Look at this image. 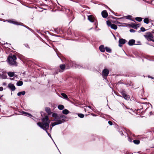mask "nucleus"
Masks as SVG:
<instances>
[{
  "label": "nucleus",
  "instance_id": "nucleus-22",
  "mask_svg": "<svg viewBox=\"0 0 154 154\" xmlns=\"http://www.w3.org/2000/svg\"><path fill=\"white\" fill-rule=\"evenodd\" d=\"M60 67L61 69L63 70L65 69V65L64 64H61L60 65Z\"/></svg>",
  "mask_w": 154,
  "mask_h": 154
},
{
  "label": "nucleus",
  "instance_id": "nucleus-2",
  "mask_svg": "<svg viewBox=\"0 0 154 154\" xmlns=\"http://www.w3.org/2000/svg\"><path fill=\"white\" fill-rule=\"evenodd\" d=\"M52 116L54 118V120L55 121L54 123H52L51 125L52 127L63 123L66 118L65 116L64 115H58V114L56 113H52Z\"/></svg>",
  "mask_w": 154,
  "mask_h": 154
},
{
  "label": "nucleus",
  "instance_id": "nucleus-32",
  "mask_svg": "<svg viewBox=\"0 0 154 154\" xmlns=\"http://www.w3.org/2000/svg\"><path fill=\"white\" fill-rule=\"evenodd\" d=\"M131 16L130 15H129V16H127L125 17L126 18L128 19H131Z\"/></svg>",
  "mask_w": 154,
  "mask_h": 154
},
{
  "label": "nucleus",
  "instance_id": "nucleus-33",
  "mask_svg": "<svg viewBox=\"0 0 154 154\" xmlns=\"http://www.w3.org/2000/svg\"><path fill=\"white\" fill-rule=\"evenodd\" d=\"M130 31L131 32H135V30L133 29H131L130 30Z\"/></svg>",
  "mask_w": 154,
  "mask_h": 154
},
{
  "label": "nucleus",
  "instance_id": "nucleus-41",
  "mask_svg": "<svg viewBox=\"0 0 154 154\" xmlns=\"http://www.w3.org/2000/svg\"><path fill=\"white\" fill-rule=\"evenodd\" d=\"M151 78L152 79H153V78L152 77H151Z\"/></svg>",
  "mask_w": 154,
  "mask_h": 154
},
{
  "label": "nucleus",
  "instance_id": "nucleus-31",
  "mask_svg": "<svg viewBox=\"0 0 154 154\" xmlns=\"http://www.w3.org/2000/svg\"><path fill=\"white\" fill-rule=\"evenodd\" d=\"M142 32H144L146 31L145 29L143 27H142L140 28Z\"/></svg>",
  "mask_w": 154,
  "mask_h": 154
},
{
  "label": "nucleus",
  "instance_id": "nucleus-8",
  "mask_svg": "<svg viewBox=\"0 0 154 154\" xmlns=\"http://www.w3.org/2000/svg\"><path fill=\"white\" fill-rule=\"evenodd\" d=\"M88 19L91 22H94V21L95 18L92 15L88 16Z\"/></svg>",
  "mask_w": 154,
  "mask_h": 154
},
{
  "label": "nucleus",
  "instance_id": "nucleus-13",
  "mask_svg": "<svg viewBox=\"0 0 154 154\" xmlns=\"http://www.w3.org/2000/svg\"><path fill=\"white\" fill-rule=\"evenodd\" d=\"M122 95H123V97L126 100H128L129 98L130 97H129L128 95H127V94L125 93H122Z\"/></svg>",
  "mask_w": 154,
  "mask_h": 154
},
{
  "label": "nucleus",
  "instance_id": "nucleus-4",
  "mask_svg": "<svg viewBox=\"0 0 154 154\" xmlns=\"http://www.w3.org/2000/svg\"><path fill=\"white\" fill-rule=\"evenodd\" d=\"M144 36L148 40H151L154 42V40L152 39L153 38L152 35L150 32L146 33L145 35H144Z\"/></svg>",
  "mask_w": 154,
  "mask_h": 154
},
{
  "label": "nucleus",
  "instance_id": "nucleus-24",
  "mask_svg": "<svg viewBox=\"0 0 154 154\" xmlns=\"http://www.w3.org/2000/svg\"><path fill=\"white\" fill-rule=\"evenodd\" d=\"M23 84V82L21 81H19L17 83V85L18 86H20L22 85Z\"/></svg>",
  "mask_w": 154,
  "mask_h": 154
},
{
  "label": "nucleus",
  "instance_id": "nucleus-20",
  "mask_svg": "<svg viewBox=\"0 0 154 154\" xmlns=\"http://www.w3.org/2000/svg\"><path fill=\"white\" fill-rule=\"evenodd\" d=\"M144 22L146 24H148L149 23V19L148 18H145L143 20Z\"/></svg>",
  "mask_w": 154,
  "mask_h": 154
},
{
  "label": "nucleus",
  "instance_id": "nucleus-11",
  "mask_svg": "<svg viewBox=\"0 0 154 154\" xmlns=\"http://www.w3.org/2000/svg\"><path fill=\"white\" fill-rule=\"evenodd\" d=\"M135 40L134 39L130 40L129 41L128 44L129 45L131 46L134 44Z\"/></svg>",
  "mask_w": 154,
  "mask_h": 154
},
{
  "label": "nucleus",
  "instance_id": "nucleus-1",
  "mask_svg": "<svg viewBox=\"0 0 154 154\" xmlns=\"http://www.w3.org/2000/svg\"><path fill=\"white\" fill-rule=\"evenodd\" d=\"M42 122H39L37 123V125L41 127L42 128L45 130L48 133V135L51 137V134L47 131L49 127V125L50 121L48 119V116H45L44 118L42 119Z\"/></svg>",
  "mask_w": 154,
  "mask_h": 154
},
{
  "label": "nucleus",
  "instance_id": "nucleus-9",
  "mask_svg": "<svg viewBox=\"0 0 154 154\" xmlns=\"http://www.w3.org/2000/svg\"><path fill=\"white\" fill-rule=\"evenodd\" d=\"M102 15L104 18H106L108 16V14L106 11L104 10L102 11L101 13Z\"/></svg>",
  "mask_w": 154,
  "mask_h": 154
},
{
  "label": "nucleus",
  "instance_id": "nucleus-15",
  "mask_svg": "<svg viewBox=\"0 0 154 154\" xmlns=\"http://www.w3.org/2000/svg\"><path fill=\"white\" fill-rule=\"evenodd\" d=\"M8 75L11 77H13L14 75V73L13 72H9L8 73Z\"/></svg>",
  "mask_w": 154,
  "mask_h": 154
},
{
  "label": "nucleus",
  "instance_id": "nucleus-30",
  "mask_svg": "<svg viewBox=\"0 0 154 154\" xmlns=\"http://www.w3.org/2000/svg\"><path fill=\"white\" fill-rule=\"evenodd\" d=\"M78 116L81 118H83L84 117V115L82 114H78Z\"/></svg>",
  "mask_w": 154,
  "mask_h": 154
},
{
  "label": "nucleus",
  "instance_id": "nucleus-42",
  "mask_svg": "<svg viewBox=\"0 0 154 154\" xmlns=\"http://www.w3.org/2000/svg\"><path fill=\"white\" fill-rule=\"evenodd\" d=\"M4 78V79H5V77H4V78Z\"/></svg>",
  "mask_w": 154,
  "mask_h": 154
},
{
  "label": "nucleus",
  "instance_id": "nucleus-14",
  "mask_svg": "<svg viewBox=\"0 0 154 154\" xmlns=\"http://www.w3.org/2000/svg\"><path fill=\"white\" fill-rule=\"evenodd\" d=\"M99 49L100 51L102 52H104L105 51V48L103 45H101L99 47Z\"/></svg>",
  "mask_w": 154,
  "mask_h": 154
},
{
  "label": "nucleus",
  "instance_id": "nucleus-12",
  "mask_svg": "<svg viewBox=\"0 0 154 154\" xmlns=\"http://www.w3.org/2000/svg\"><path fill=\"white\" fill-rule=\"evenodd\" d=\"M46 111L48 113V115H50L52 112L51 111V109L50 108L46 107L45 108Z\"/></svg>",
  "mask_w": 154,
  "mask_h": 154
},
{
  "label": "nucleus",
  "instance_id": "nucleus-19",
  "mask_svg": "<svg viewBox=\"0 0 154 154\" xmlns=\"http://www.w3.org/2000/svg\"><path fill=\"white\" fill-rule=\"evenodd\" d=\"M25 94V91H23L20 92H18L17 94L18 96H20L21 95H24Z\"/></svg>",
  "mask_w": 154,
  "mask_h": 154
},
{
  "label": "nucleus",
  "instance_id": "nucleus-7",
  "mask_svg": "<svg viewBox=\"0 0 154 154\" xmlns=\"http://www.w3.org/2000/svg\"><path fill=\"white\" fill-rule=\"evenodd\" d=\"M109 72V71L107 69H105L103 71V76H107Z\"/></svg>",
  "mask_w": 154,
  "mask_h": 154
},
{
  "label": "nucleus",
  "instance_id": "nucleus-18",
  "mask_svg": "<svg viewBox=\"0 0 154 154\" xmlns=\"http://www.w3.org/2000/svg\"><path fill=\"white\" fill-rule=\"evenodd\" d=\"M62 112L63 114H64L67 115L69 113V111L68 110L65 109H64L63 111Z\"/></svg>",
  "mask_w": 154,
  "mask_h": 154
},
{
  "label": "nucleus",
  "instance_id": "nucleus-6",
  "mask_svg": "<svg viewBox=\"0 0 154 154\" xmlns=\"http://www.w3.org/2000/svg\"><path fill=\"white\" fill-rule=\"evenodd\" d=\"M126 42V40L125 39H123V38H121L119 40V46L121 47L122 46V45L121 44H124Z\"/></svg>",
  "mask_w": 154,
  "mask_h": 154
},
{
  "label": "nucleus",
  "instance_id": "nucleus-23",
  "mask_svg": "<svg viewBox=\"0 0 154 154\" xmlns=\"http://www.w3.org/2000/svg\"><path fill=\"white\" fill-rule=\"evenodd\" d=\"M136 20L140 22L142 20V18L140 17H137L135 18Z\"/></svg>",
  "mask_w": 154,
  "mask_h": 154
},
{
  "label": "nucleus",
  "instance_id": "nucleus-27",
  "mask_svg": "<svg viewBox=\"0 0 154 154\" xmlns=\"http://www.w3.org/2000/svg\"><path fill=\"white\" fill-rule=\"evenodd\" d=\"M133 142L135 144H138L140 143V141L138 140H134L133 141Z\"/></svg>",
  "mask_w": 154,
  "mask_h": 154
},
{
  "label": "nucleus",
  "instance_id": "nucleus-16",
  "mask_svg": "<svg viewBox=\"0 0 154 154\" xmlns=\"http://www.w3.org/2000/svg\"><path fill=\"white\" fill-rule=\"evenodd\" d=\"M110 27H111V28L113 29H116L117 28V26L114 24H112Z\"/></svg>",
  "mask_w": 154,
  "mask_h": 154
},
{
  "label": "nucleus",
  "instance_id": "nucleus-26",
  "mask_svg": "<svg viewBox=\"0 0 154 154\" xmlns=\"http://www.w3.org/2000/svg\"><path fill=\"white\" fill-rule=\"evenodd\" d=\"M140 25L139 24H137L135 25V26H132V27L134 29H137V28L139 27L140 26Z\"/></svg>",
  "mask_w": 154,
  "mask_h": 154
},
{
  "label": "nucleus",
  "instance_id": "nucleus-35",
  "mask_svg": "<svg viewBox=\"0 0 154 154\" xmlns=\"http://www.w3.org/2000/svg\"><path fill=\"white\" fill-rule=\"evenodd\" d=\"M3 88L2 87H0V91H2L3 90Z\"/></svg>",
  "mask_w": 154,
  "mask_h": 154
},
{
  "label": "nucleus",
  "instance_id": "nucleus-37",
  "mask_svg": "<svg viewBox=\"0 0 154 154\" xmlns=\"http://www.w3.org/2000/svg\"><path fill=\"white\" fill-rule=\"evenodd\" d=\"M128 140L130 141V142H132V140L129 137L128 138Z\"/></svg>",
  "mask_w": 154,
  "mask_h": 154
},
{
  "label": "nucleus",
  "instance_id": "nucleus-38",
  "mask_svg": "<svg viewBox=\"0 0 154 154\" xmlns=\"http://www.w3.org/2000/svg\"><path fill=\"white\" fill-rule=\"evenodd\" d=\"M135 25H136V24H132V26H135Z\"/></svg>",
  "mask_w": 154,
  "mask_h": 154
},
{
  "label": "nucleus",
  "instance_id": "nucleus-21",
  "mask_svg": "<svg viewBox=\"0 0 154 154\" xmlns=\"http://www.w3.org/2000/svg\"><path fill=\"white\" fill-rule=\"evenodd\" d=\"M58 108L60 110H62L64 108V106L63 105H60L58 106Z\"/></svg>",
  "mask_w": 154,
  "mask_h": 154
},
{
  "label": "nucleus",
  "instance_id": "nucleus-28",
  "mask_svg": "<svg viewBox=\"0 0 154 154\" xmlns=\"http://www.w3.org/2000/svg\"><path fill=\"white\" fill-rule=\"evenodd\" d=\"M23 113L25 115H26V116H32L31 115L29 114V113H28L26 112H23Z\"/></svg>",
  "mask_w": 154,
  "mask_h": 154
},
{
  "label": "nucleus",
  "instance_id": "nucleus-40",
  "mask_svg": "<svg viewBox=\"0 0 154 154\" xmlns=\"http://www.w3.org/2000/svg\"><path fill=\"white\" fill-rule=\"evenodd\" d=\"M88 107H89V108H90V106H88Z\"/></svg>",
  "mask_w": 154,
  "mask_h": 154
},
{
  "label": "nucleus",
  "instance_id": "nucleus-34",
  "mask_svg": "<svg viewBox=\"0 0 154 154\" xmlns=\"http://www.w3.org/2000/svg\"><path fill=\"white\" fill-rule=\"evenodd\" d=\"M108 123L110 125H112V122L110 121H109L108 122Z\"/></svg>",
  "mask_w": 154,
  "mask_h": 154
},
{
  "label": "nucleus",
  "instance_id": "nucleus-25",
  "mask_svg": "<svg viewBox=\"0 0 154 154\" xmlns=\"http://www.w3.org/2000/svg\"><path fill=\"white\" fill-rule=\"evenodd\" d=\"M105 49L106 52H111V49L109 48L106 47L105 48Z\"/></svg>",
  "mask_w": 154,
  "mask_h": 154
},
{
  "label": "nucleus",
  "instance_id": "nucleus-5",
  "mask_svg": "<svg viewBox=\"0 0 154 154\" xmlns=\"http://www.w3.org/2000/svg\"><path fill=\"white\" fill-rule=\"evenodd\" d=\"M6 21L10 23H12L16 25H21V24H22L21 23H19L17 22L14 21V20H7Z\"/></svg>",
  "mask_w": 154,
  "mask_h": 154
},
{
  "label": "nucleus",
  "instance_id": "nucleus-17",
  "mask_svg": "<svg viewBox=\"0 0 154 154\" xmlns=\"http://www.w3.org/2000/svg\"><path fill=\"white\" fill-rule=\"evenodd\" d=\"M61 95L65 99L68 100L67 95L64 93H62L61 94Z\"/></svg>",
  "mask_w": 154,
  "mask_h": 154
},
{
  "label": "nucleus",
  "instance_id": "nucleus-39",
  "mask_svg": "<svg viewBox=\"0 0 154 154\" xmlns=\"http://www.w3.org/2000/svg\"><path fill=\"white\" fill-rule=\"evenodd\" d=\"M11 79V80H12V79Z\"/></svg>",
  "mask_w": 154,
  "mask_h": 154
},
{
  "label": "nucleus",
  "instance_id": "nucleus-10",
  "mask_svg": "<svg viewBox=\"0 0 154 154\" xmlns=\"http://www.w3.org/2000/svg\"><path fill=\"white\" fill-rule=\"evenodd\" d=\"M8 87L9 88L11 89L12 91H14L15 89V88L14 85L11 83H10L8 84Z\"/></svg>",
  "mask_w": 154,
  "mask_h": 154
},
{
  "label": "nucleus",
  "instance_id": "nucleus-29",
  "mask_svg": "<svg viewBox=\"0 0 154 154\" xmlns=\"http://www.w3.org/2000/svg\"><path fill=\"white\" fill-rule=\"evenodd\" d=\"M106 23H107V25H108V26H111V25L112 24L111 23L110 21H107L106 22Z\"/></svg>",
  "mask_w": 154,
  "mask_h": 154
},
{
  "label": "nucleus",
  "instance_id": "nucleus-3",
  "mask_svg": "<svg viewBox=\"0 0 154 154\" xmlns=\"http://www.w3.org/2000/svg\"><path fill=\"white\" fill-rule=\"evenodd\" d=\"M17 58L14 55L9 56L8 58V62L9 63L12 65L17 66V63L16 61Z\"/></svg>",
  "mask_w": 154,
  "mask_h": 154
},
{
  "label": "nucleus",
  "instance_id": "nucleus-36",
  "mask_svg": "<svg viewBox=\"0 0 154 154\" xmlns=\"http://www.w3.org/2000/svg\"><path fill=\"white\" fill-rule=\"evenodd\" d=\"M76 67L79 68L80 67V66L78 65H76V66H75Z\"/></svg>",
  "mask_w": 154,
  "mask_h": 154
}]
</instances>
